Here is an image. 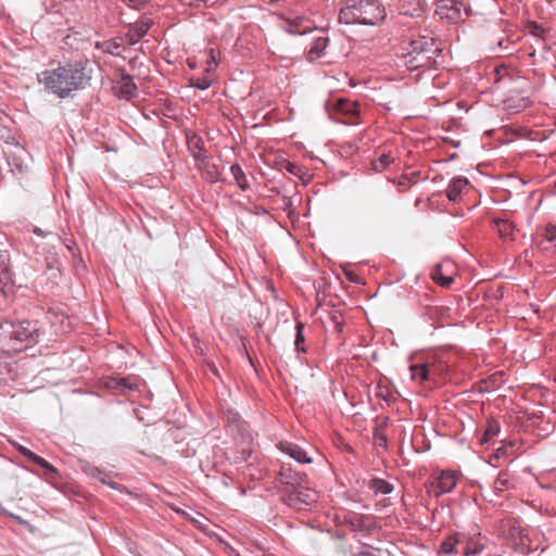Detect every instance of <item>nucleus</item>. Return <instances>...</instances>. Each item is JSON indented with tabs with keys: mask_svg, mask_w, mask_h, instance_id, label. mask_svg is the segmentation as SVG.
<instances>
[{
	"mask_svg": "<svg viewBox=\"0 0 556 556\" xmlns=\"http://www.w3.org/2000/svg\"><path fill=\"white\" fill-rule=\"evenodd\" d=\"M375 440H376V444L380 447H387L388 445V440H387V435L379 432V431H376L375 432Z\"/></svg>",
	"mask_w": 556,
	"mask_h": 556,
	"instance_id": "09e8293b",
	"label": "nucleus"
},
{
	"mask_svg": "<svg viewBox=\"0 0 556 556\" xmlns=\"http://www.w3.org/2000/svg\"><path fill=\"white\" fill-rule=\"evenodd\" d=\"M369 489L375 494H390L393 491V485L383 479L375 478L370 480Z\"/></svg>",
	"mask_w": 556,
	"mask_h": 556,
	"instance_id": "7c9ffc66",
	"label": "nucleus"
},
{
	"mask_svg": "<svg viewBox=\"0 0 556 556\" xmlns=\"http://www.w3.org/2000/svg\"><path fill=\"white\" fill-rule=\"evenodd\" d=\"M344 274H345L346 279L350 282L362 283V278L357 274L353 273L352 270H345Z\"/></svg>",
	"mask_w": 556,
	"mask_h": 556,
	"instance_id": "8fccbe9b",
	"label": "nucleus"
},
{
	"mask_svg": "<svg viewBox=\"0 0 556 556\" xmlns=\"http://www.w3.org/2000/svg\"><path fill=\"white\" fill-rule=\"evenodd\" d=\"M501 427L497 421L490 420L488 421L486 428L483 432L482 438L480 439L481 444H485L490 439L497 435L500 433Z\"/></svg>",
	"mask_w": 556,
	"mask_h": 556,
	"instance_id": "473e14b6",
	"label": "nucleus"
},
{
	"mask_svg": "<svg viewBox=\"0 0 556 556\" xmlns=\"http://www.w3.org/2000/svg\"><path fill=\"white\" fill-rule=\"evenodd\" d=\"M460 541V551L464 556H477L485 548L484 539L480 533L469 536L467 534L462 533Z\"/></svg>",
	"mask_w": 556,
	"mask_h": 556,
	"instance_id": "ddd939ff",
	"label": "nucleus"
},
{
	"mask_svg": "<svg viewBox=\"0 0 556 556\" xmlns=\"http://www.w3.org/2000/svg\"><path fill=\"white\" fill-rule=\"evenodd\" d=\"M102 484H105V485L110 486L111 489H113L115 491H118L121 493H125V494H129L130 493L126 485L119 484V483H116V482L112 481L110 479V476L106 477V482H102Z\"/></svg>",
	"mask_w": 556,
	"mask_h": 556,
	"instance_id": "a19ab883",
	"label": "nucleus"
},
{
	"mask_svg": "<svg viewBox=\"0 0 556 556\" xmlns=\"http://www.w3.org/2000/svg\"><path fill=\"white\" fill-rule=\"evenodd\" d=\"M355 556H376V555L370 552L362 551L358 554H356Z\"/></svg>",
	"mask_w": 556,
	"mask_h": 556,
	"instance_id": "603ef678",
	"label": "nucleus"
},
{
	"mask_svg": "<svg viewBox=\"0 0 556 556\" xmlns=\"http://www.w3.org/2000/svg\"><path fill=\"white\" fill-rule=\"evenodd\" d=\"M329 42V38L326 36H318L313 39L308 48V54L311 59H318L323 55L325 49L327 48Z\"/></svg>",
	"mask_w": 556,
	"mask_h": 556,
	"instance_id": "cd10ccee",
	"label": "nucleus"
},
{
	"mask_svg": "<svg viewBox=\"0 0 556 556\" xmlns=\"http://www.w3.org/2000/svg\"><path fill=\"white\" fill-rule=\"evenodd\" d=\"M4 153L14 176L24 175L28 170L27 159L29 154L22 146L13 144Z\"/></svg>",
	"mask_w": 556,
	"mask_h": 556,
	"instance_id": "39448f33",
	"label": "nucleus"
},
{
	"mask_svg": "<svg viewBox=\"0 0 556 556\" xmlns=\"http://www.w3.org/2000/svg\"><path fill=\"white\" fill-rule=\"evenodd\" d=\"M29 460L43 468L51 476L55 477L59 475L58 469L52 464H50L49 462H47L45 458L37 454H34V456Z\"/></svg>",
	"mask_w": 556,
	"mask_h": 556,
	"instance_id": "f704fd0d",
	"label": "nucleus"
},
{
	"mask_svg": "<svg viewBox=\"0 0 556 556\" xmlns=\"http://www.w3.org/2000/svg\"><path fill=\"white\" fill-rule=\"evenodd\" d=\"M316 492L306 488L304 482L285 495V502L291 507H298L301 504L311 505L316 502Z\"/></svg>",
	"mask_w": 556,
	"mask_h": 556,
	"instance_id": "0eeeda50",
	"label": "nucleus"
},
{
	"mask_svg": "<svg viewBox=\"0 0 556 556\" xmlns=\"http://www.w3.org/2000/svg\"><path fill=\"white\" fill-rule=\"evenodd\" d=\"M152 24L153 21L149 17H142L134 24H130L126 33L127 43L134 46L139 42L140 39L147 35Z\"/></svg>",
	"mask_w": 556,
	"mask_h": 556,
	"instance_id": "9d476101",
	"label": "nucleus"
},
{
	"mask_svg": "<svg viewBox=\"0 0 556 556\" xmlns=\"http://www.w3.org/2000/svg\"><path fill=\"white\" fill-rule=\"evenodd\" d=\"M295 339H294V348L296 352H305V349L303 346L305 337H304V324L301 321H298L295 325Z\"/></svg>",
	"mask_w": 556,
	"mask_h": 556,
	"instance_id": "72a5a7b5",
	"label": "nucleus"
},
{
	"mask_svg": "<svg viewBox=\"0 0 556 556\" xmlns=\"http://www.w3.org/2000/svg\"><path fill=\"white\" fill-rule=\"evenodd\" d=\"M285 169L294 175V176H301L302 172H303V168L295 164V163H291V162H288L286 165H285Z\"/></svg>",
	"mask_w": 556,
	"mask_h": 556,
	"instance_id": "a18cd8bd",
	"label": "nucleus"
},
{
	"mask_svg": "<svg viewBox=\"0 0 556 556\" xmlns=\"http://www.w3.org/2000/svg\"><path fill=\"white\" fill-rule=\"evenodd\" d=\"M286 30L291 35H303L312 31L309 21L304 16H295L287 20Z\"/></svg>",
	"mask_w": 556,
	"mask_h": 556,
	"instance_id": "6ab92c4d",
	"label": "nucleus"
},
{
	"mask_svg": "<svg viewBox=\"0 0 556 556\" xmlns=\"http://www.w3.org/2000/svg\"><path fill=\"white\" fill-rule=\"evenodd\" d=\"M51 236H52L53 238H55L56 240H60V238H59L56 235L51 233Z\"/></svg>",
	"mask_w": 556,
	"mask_h": 556,
	"instance_id": "6e6d98bb",
	"label": "nucleus"
},
{
	"mask_svg": "<svg viewBox=\"0 0 556 556\" xmlns=\"http://www.w3.org/2000/svg\"><path fill=\"white\" fill-rule=\"evenodd\" d=\"M278 448L300 464L312 463V458L307 455L306 451L298 444L288 441H281L278 443Z\"/></svg>",
	"mask_w": 556,
	"mask_h": 556,
	"instance_id": "4468645a",
	"label": "nucleus"
},
{
	"mask_svg": "<svg viewBox=\"0 0 556 556\" xmlns=\"http://www.w3.org/2000/svg\"><path fill=\"white\" fill-rule=\"evenodd\" d=\"M187 143L188 149L191 152V155L195 162L206 156L205 154H203L204 141L201 137H199L195 134L188 136Z\"/></svg>",
	"mask_w": 556,
	"mask_h": 556,
	"instance_id": "393cba45",
	"label": "nucleus"
},
{
	"mask_svg": "<svg viewBox=\"0 0 556 556\" xmlns=\"http://www.w3.org/2000/svg\"><path fill=\"white\" fill-rule=\"evenodd\" d=\"M10 443L23 455L25 456L27 459H30L33 456H34V452H31L29 448L21 445L20 443L17 442H14V441H10Z\"/></svg>",
	"mask_w": 556,
	"mask_h": 556,
	"instance_id": "c03bdc74",
	"label": "nucleus"
},
{
	"mask_svg": "<svg viewBox=\"0 0 556 556\" xmlns=\"http://www.w3.org/2000/svg\"><path fill=\"white\" fill-rule=\"evenodd\" d=\"M230 173L241 190L245 191L249 189L250 184L242 167L239 164H232L230 166Z\"/></svg>",
	"mask_w": 556,
	"mask_h": 556,
	"instance_id": "c756f323",
	"label": "nucleus"
},
{
	"mask_svg": "<svg viewBox=\"0 0 556 556\" xmlns=\"http://www.w3.org/2000/svg\"><path fill=\"white\" fill-rule=\"evenodd\" d=\"M192 86L200 90H206L211 86V80L207 77H203L193 81Z\"/></svg>",
	"mask_w": 556,
	"mask_h": 556,
	"instance_id": "49530a36",
	"label": "nucleus"
},
{
	"mask_svg": "<svg viewBox=\"0 0 556 556\" xmlns=\"http://www.w3.org/2000/svg\"><path fill=\"white\" fill-rule=\"evenodd\" d=\"M12 379L10 364L0 358V384H5Z\"/></svg>",
	"mask_w": 556,
	"mask_h": 556,
	"instance_id": "c9c22d12",
	"label": "nucleus"
},
{
	"mask_svg": "<svg viewBox=\"0 0 556 556\" xmlns=\"http://www.w3.org/2000/svg\"><path fill=\"white\" fill-rule=\"evenodd\" d=\"M277 481L283 485L290 486L291 490H293L302 482H305V475L293 472L291 469H287L282 466L278 472Z\"/></svg>",
	"mask_w": 556,
	"mask_h": 556,
	"instance_id": "f3484780",
	"label": "nucleus"
},
{
	"mask_svg": "<svg viewBox=\"0 0 556 556\" xmlns=\"http://www.w3.org/2000/svg\"><path fill=\"white\" fill-rule=\"evenodd\" d=\"M384 17L386 9L378 0H349L339 13V22L346 25L374 26Z\"/></svg>",
	"mask_w": 556,
	"mask_h": 556,
	"instance_id": "f03ea898",
	"label": "nucleus"
},
{
	"mask_svg": "<svg viewBox=\"0 0 556 556\" xmlns=\"http://www.w3.org/2000/svg\"><path fill=\"white\" fill-rule=\"evenodd\" d=\"M539 245L543 250L556 248V226L553 224L546 225L542 232V239Z\"/></svg>",
	"mask_w": 556,
	"mask_h": 556,
	"instance_id": "bb28decb",
	"label": "nucleus"
},
{
	"mask_svg": "<svg viewBox=\"0 0 556 556\" xmlns=\"http://www.w3.org/2000/svg\"><path fill=\"white\" fill-rule=\"evenodd\" d=\"M197 166L201 172L202 178L207 182L214 184L220 180L219 165L212 157H202L197 162Z\"/></svg>",
	"mask_w": 556,
	"mask_h": 556,
	"instance_id": "f8f14e48",
	"label": "nucleus"
},
{
	"mask_svg": "<svg viewBox=\"0 0 556 556\" xmlns=\"http://www.w3.org/2000/svg\"><path fill=\"white\" fill-rule=\"evenodd\" d=\"M431 278L443 288H448L453 283L452 275L443 273V264H437L431 270Z\"/></svg>",
	"mask_w": 556,
	"mask_h": 556,
	"instance_id": "c85d7f7f",
	"label": "nucleus"
},
{
	"mask_svg": "<svg viewBox=\"0 0 556 556\" xmlns=\"http://www.w3.org/2000/svg\"><path fill=\"white\" fill-rule=\"evenodd\" d=\"M469 185V181L466 177L464 176H457V177H454L447 188H446V198L448 199V201L451 202H456L458 201V199L460 198V194L463 192V190Z\"/></svg>",
	"mask_w": 556,
	"mask_h": 556,
	"instance_id": "a211bd4d",
	"label": "nucleus"
},
{
	"mask_svg": "<svg viewBox=\"0 0 556 556\" xmlns=\"http://www.w3.org/2000/svg\"><path fill=\"white\" fill-rule=\"evenodd\" d=\"M329 320H330L334 331H337V332L342 331L343 319H342L340 312L333 311V312L329 313Z\"/></svg>",
	"mask_w": 556,
	"mask_h": 556,
	"instance_id": "58836bf2",
	"label": "nucleus"
},
{
	"mask_svg": "<svg viewBox=\"0 0 556 556\" xmlns=\"http://www.w3.org/2000/svg\"><path fill=\"white\" fill-rule=\"evenodd\" d=\"M225 420L229 431L243 435L245 422L237 412L227 409L225 412Z\"/></svg>",
	"mask_w": 556,
	"mask_h": 556,
	"instance_id": "412c9836",
	"label": "nucleus"
},
{
	"mask_svg": "<svg viewBox=\"0 0 556 556\" xmlns=\"http://www.w3.org/2000/svg\"><path fill=\"white\" fill-rule=\"evenodd\" d=\"M515 486L516 481L507 470L500 471L493 484L494 492L496 494H501L504 491L514 489Z\"/></svg>",
	"mask_w": 556,
	"mask_h": 556,
	"instance_id": "4be33fe9",
	"label": "nucleus"
},
{
	"mask_svg": "<svg viewBox=\"0 0 556 556\" xmlns=\"http://www.w3.org/2000/svg\"><path fill=\"white\" fill-rule=\"evenodd\" d=\"M42 334L36 320L12 323V336L14 346H17V352L38 343Z\"/></svg>",
	"mask_w": 556,
	"mask_h": 556,
	"instance_id": "20e7f679",
	"label": "nucleus"
},
{
	"mask_svg": "<svg viewBox=\"0 0 556 556\" xmlns=\"http://www.w3.org/2000/svg\"><path fill=\"white\" fill-rule=\"evenodd\" d=\"M26 255L16 253L11 257L8 250H0V285L4 293L13 292L14 287L23 286V279L31 275Z\"/></svg>",
	"mask_w": 556,
	"mask_h": 556,
	"instance_id": "7ed1b4c3",
	"label": "nucleus"
},
{
	"mask_svg": "<svg viewBox=\"0 0 556 556\" xmlns=\"http://www.w3.org/2000/svg\"><path fill=\"white\" fill-rule=\"evenodd\" d=\"M121 80L122 81H121V86H119V92L127 99L137 97L138 87L134 83L132 76L123 72L121 74Z\"/></svg>",
	"mask_w": 556,
	"mask_h": 556,
	"instance_id": "b1692460",
	"label": "nucleus"
},
{
	"mask_svg": "<svg viewBox=\"0 0 556 556\" xmlns=\"http://www.w3.org/2000/svg\"><path fill=\"white\" fill-rule=\"evenodd\" d=\"M463 10L465 7L462 0H437L435 14L441 20L457 23L463 17Z\"/></svg>",
	"mask_w": 556,
	"mask_h": 556,
	"instance_id": "423d86ee",
	"label": "nucleus"
},
{
	"mask_svg": "<svg viewBox=\"0 0 556 556\" xmlns=\"http://www.w3.org/2000/svg\"><path fill=\"white\" fill-rule=\"evenodd\" d=\"M137 61H138V59H137V58L131 59V60L129 61V65L134 68V67L136 66V64H137Z\"/></svg>",
	"mask_w": 556,
	"mask_h": 556,
	"instance_id": "5fc2aeb1",
	"label": "nucleus"
},
{
	"mask_svg": "<svg viewBox=\"0 0 556 556\" xmlns=\"http://www.w3.org/2000/svg\"><path fill=\"white\" fill-rule=\"evenodd\" d=\"M1 514L4 515V516H8L9 518H11L12 520H14L15 522H17L18 525H22V526H29V522L25 519H23L21 516L18 515H15L11 511H9L8 509L5 508H1Z\"/></svg>",
	"mask_w": 556,
	"mask_h": 556,
	"instance_id": "37998d69",
	"label": "nucleus"
},
{
	"mask_svg": "<svg viewBox=\"0 0 556 556\" xmlns=\"http://www.w3.org/2000/svg\"><path fill=\"white\" fill-rule=\"evenodd\" d=\"M104 52L118 56L121 55L123 48L122 45L115 41H108L104 43Z\"/></svg>",
	"mask_w": 556,
	"mask_h": 556,
	"instance_id": "ea45409f",
	"label": "nucleus"
},
{
	"mask_svg": "<svg viewBox=\"0 0 556 556\" xmlns=\"http://www.w3.org/2000/svg\"><path fill=\"white\" fill-rule=\"evenodd\" d=\"M493 223L501 238L514 240L516 226L513 222L506 218H495Z\"/></svg>",
	"mask_w": 556,
	"mask_h": 556,
	"instance_id": "a878e982",
	"label": "nucleus"
},
{
	"mask_svg": "<svg viewBox=\"0 0 556 556\" xmlns=\"http://www.w3.org/2000/svg\"><path fill=\"white\" fill-rule=\"evenodd\" d=\"M369 213L372 217L379 218L382 215V206L377 202H372L369 204Z\"/></svg>",
	"mask_w": 556,
	"mask_h": 556,
	"instance_id": "de8ad7c7",
	"label": "nucleus"
},
{
	"mask_svg": "<svg viewBox=\"0 0 556 556\" xmlns=\"http://www.w3.org/2000/svg\"><path fill=\"white\" fill-rule=\"evenodd\" d=\"M456 476L453 471H442L438 478L431 483L430 492L439 497L443 494L450 493L456 486Z\"/></svg>",
	"mask_w": 556,
	"mask_h": 556,
	"instance_id": "6e6552de",
	"label": "nucleus"
},
{
	"mask_svg": "<svg viewBox=\"0 0 556 556\" xmlns=\"http://www.w3.org/2000/svg\"><path fill=\"white\" fill-rule=\"evenodd\" d=\"M34 233H36L37 236H43V230H42V229H40V228H38V227H36V228L34 229Z\"/></svg>",
	"mask_w": 556,
	"mask_h": 556,
	"instance_id": "864d4df0",
	"label": "nucleus"
},
{
	"mask_svg": "<svg viewBox=\"0 0 556 556\" xmlns=\"http://www.w3.org/2000/svg\"><path fill=\"white\" fill-rule=\"evenodd\" d=\"M409 370L412 372V378L419 382L427 381L429 379V366L428 364H417L410 365Z\"/></svg>",
	"mask_w": 556,
	"mask_h": 556,
	"instance_id": "2f4dec72",
	"label": "nucleus"
},
{
	"mask_svg": "<svg viewBox=\"0 0 556 556\" xmlns=\"http://www.w3.org/2000/svg\"><path fill=\"white\" fill-rule=\"evenodd\" d=\"M328 106L346 116L354 117L358 114V103L345 98H333L328 102Z\"/></svg>",
	"mask_w": 556,
	"mask_h": 556,
	"instance_id": "dca6fc26",
	"label": "nucleus"
},
{
	"mask_svg": "<svg viewBox=\"0 0 556 556\" xmlns=\"http://www.w3.org/2000/svg\"><path fill=\"white\" fill-rule=\"evenodd\" d=\"M121 382L118 381V378H111L108 382H106V387L110 388V389H113V390H118L119 388V384Z\"/></svg>",
	"mask_w": 556,
	"mask_h": 556,
	"instance_id": "3c124183",
	"label": "nucleus"
},
{
	"mask_svg": "<svg viewBox=\"0 0 556 556\" xmlns=\"http://www.w3.org/2000/svg\"><path fill=\"white\" fill-rule=\"evenodd\" d=\"M118 381L121 382L119 384V388H118V391L122 393V394H128L129 392L134 391L135 390V386L132 383H130L128 381V379L126 378H118Z\"/></svg>",
	"mask_w": 556,
	"mask_h": 556,
	"instance_id": "79ce46f5",
	"label": "nucleus"
},
{
	"mask_svg": "<svg viewBox=\"0 0 556 556\" xmlns=\"http://www.w3.org/2000/svg\"><path fill=\"white\" fill-rule=\"evenodd\" d=\"M389 164H390L389 155L382 154L381 156H379L378 159H376L371 162V168L375 172L380 173V172L384 170L389 166Z\"/></svg>",
	"mask_w": 556,
	"mask_h": 556,
	"instance_id": "4c0bfd02",
	"label": "nucleus"
},
{
	"mask_svg": "<svg viewBox=\"0 0 556 556\" xmlns=\"http://www.w3.org/2000/svg\"><path fill=\"white\" fill-rule=\"evenodd\" d=\"M79 468L89 478L98 480L101 483L106 482V477H109V473L89 463L88 460H79Z\"/></svg>",
	"mask_w": 556,
	"mask_h": 556,
	"instance_id": "5701e85b",
	"label": "nucleus"
},
{
	"mask_svg": "<svg viewBox=\"0 0 556 556\" xmlns=\"http://www.w3.org/2000/svg\"><path fill=\"white\" fill-rule=\"evenodd\" d=\"M440 52L439 48L429 53L422 52L421 54L413 55L409 59L403 60L404 65L409 71H416L419 68L429 70L437 63L435 58Z\"/></svg>",
	"mask_w": 556,
	"mask_h": 556,
	"instance_id": "1a4fd4ad",
	"label": "nucleus"
},
{
	"mask_svg": "<svg viewBox=\"0 0 556 556\" xmlns=\"http://www.w3.org/2000/svg\"><path fill=\"white\" fill-rule=\"evenodd\" d=\"M0 351L7 354L17 353L12 336V321L0 324Z\"/></svg>",
	"mask_w": 556,
	"mask_h": 556,
	"instance_id": "2eb2a0df",
	"label": "nucleus"
},
{
	"mask_svg": "<svg viewBox=\"0 0 556 556\" xmlns=\"http://www.w3.org/2000/svg\"><path fill=\"white\" fill-rule=\"evenodd\" d=\"M435 48L439 47L437 46V42L433 38L421 36L416 39H413L409 42V48L407 52L403 54L402 59L406 60L413 55L421 54L422 52L429 53L431 51H434Z\"/></svg>",
	"mask_w": 556,
	"mask_h": 556,
	"instance_id": "9b49d317",
	"label": "nucleus"
},
{
	"mask_svg": "<svg viewBox=\"0 0 556 556\" xmlns=\"http://www.w3.org/2000/svg\"><path fill=\"white\" fill-rule=\"evenodd\" d=\"M38 80L46 89L63 99L73 91L84 89L89 84L90 77L85 73L83 64L75 62L52 71H43Z\"/></svg>",
	"mask_w": 556,
	"mask_h": 556,
	"instance_id": "f257e3e1",
	"label": "nucleus"
},
{
	"mask_svg": "<svg viewBox=\"0 0 556 556\" xmlns=\"http://www.w3.org/2000/svg\"><path fill=\"white\" fill-rule=\"evenodd\" d=\"M460 539L462 533L459 532L445 538V540L441 543L440 553L444 555L462 554L460 543H464V541H460Z\"/></svg>",
	"mask_w": 556,
	"mask_h": 556,
	"instance_id": "aec40b11",
	"label": "nucleus"
},
{
	"mask_svg": "<svg viewBox=\"0 0 556 556\" xmlns=\"http://www.w3.org/2000/svg\"><path fill=\"white\" fill-rule=\"evenodd\" d=\"M47 269L51 271L52 278H58L60 276V268H59V260L56 257V254L53 253L51 256L47 257Z\"/></svg>",
	"mask_w": 556,
	"mask_h": 556,
	"instance_id": "e433bc0d",
	"label": "nucleus"
}]
</instances>
